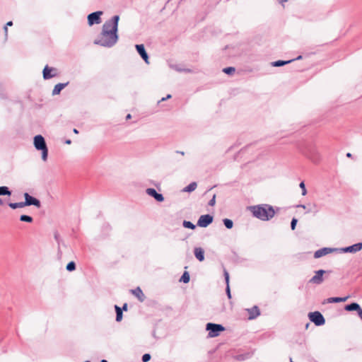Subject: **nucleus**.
<instances>
[{"label": "nucleus", "instance_id": "nucleus-1", "mask_svg": "<svg viewBox=\"0 0 362 362\" xmlns=\"http://www.w3.org/2000/svg\"><path fill=\"white\" fill-rule=\"evenodd\" d=\"M119 16H114L111 19L106 21L103 26L100 34L94 40L95 45L110 48L115 46L119 39L118 35V22Z\"/></svg>", "mask_w": 362, "mask_h": 362}, {"label": "nucleus", "instance_id": "nucleus-2", "mask_svg": "<svg viewBox=\"0 0 362 362\" xmlns=\"http://www.w3.org/2000/svg\"><path fill=\"white\" fill-rule=\"evenodd\" d=\"M252 215L264 221L272 219L275 215L274 208L269 204H259L249 207Z\"/></svg>", "mask_w": 362, "mask_h": 362}, {"label": "nucleus", "instance_id": "nucleus-3", "mask_svg": "<svg viewBox=\"0 0 362 362\" xmlns=\"http://www.w3.org/2000/svg\"><path fill=\"white\" fill-rule=\"evenodd\" d=\"M33 144L35 148L42 151V159L43 161L47 160L48 148L44 137L42 135H37L33 139Z\"/></svg>", "mask_w": 362, "mask_h": 362}, {"label": "nucleus", "instance_id": "nucleus-4", "mask_svg": "<svg viewBox=\"0 0 362 362\" xmlns=\"http://www.w3.org/2000/svg\"><path fill=\"white\" fill-rule=\"evenodd\" d=\"M206 329L209 331V337H218L221 332L225 330V327L218 324L207 323Z\"/></svg>", "mask_w": 362, "mask_h": 362}, {"label": "nucleus", "instance_id": "nucleus-5", "mask_svg": "<svg viewBox=\"0 0 362 362\" xmlns=\"http://www.w3.org/2000/svg\"><path fill=\"white\" fill-rule=\"evenodd\" d=\"M103 11H95L90 13L88 16V23L90 26L94 24H99L101 23V16L103 15Z\"/></svg>", "mask_w": 362, "mask_h": 362}, {"label": "nucleus", "instance_id": "nucleus-6", "mask_svg": "<svg viewBox=\"0 0 362 362\" xmlns=\"http://www.w3.org/2000/svg\"><path fill=\"white\" fill-rule=\"evenodd\" d=\"M310 320L314 322L317 326H320L325 324V320L322 315L319 312L310 313L309 314Z\"/></svg>", "mask_w": 362, "mask_h": 362}, {"label": "nucleus", "instance_id": "nucleus-7", "mask_svg": "<svg viewBox=\"0 0 362 362\" xmlns=\"http://www.w3.org/2000/svg\"><path fill=\"white\" fill-rule=\"evenodd\" d=\"M25 204L27 206H35L37 208H40L41 204L40 200L30 196L28 193H24Z\"/></svg>", "mask_w": 362, "mask_h": 362}, {"label": "nucleus", "instance_id": "nucleus-8", "mask_svg": "<svg viewBox=\"0 0 362 362\" xmlns=\"http://www.w3.org/2000/svg\"><path fill=\"white\" fill-rule=\"evenodd\" d=\"M42 74L44 79L47 80L57 76V70L55 68L49 67L46 65L43 69Z\"/></svg>", "mask_w": 362, "mask_h": 362}, {"label": "nucleus", "instance_id": "nucleus-9", "mask_svg": "<svg viewBox=\"0 0 362 362\" xmlns=\"http://www.w3.org/2000/svg\"><path fill=\"white\" fill-rule=\"evenodd\" d=\"M362 250V243H358L353 245L340 248L341 252L355 253Z\"/></svg>", "mask_w": 362, "mask_h": 362}, {"label": "nucleus", "instance_id": "nucleus-10", "mask_svg": "<svg viewBox=\"0 0 362 362\" xmlns=\"http://www.w3.org/2000/svg\"><path fill=\"white\" fill-rule=\"evenodd\" d=\"M326 271L320 269L315 272V274L310 279V282L315 284H320L323 282V274Z\"/></svg>", "mask_w": 362, "mask_h": 362}, {"label": "nucleus", "instance_id": "nucleus-11", "mask_svg": "<svg viewBox=\"0 0 362 362\" xmlns=\"http://www.w3.org/2000/svg\"><path fill=\"white\" fill-rule=\"evenodd\" d=\"M337 250L338 249L337 248L324 247L317 250L314 254V257L315 258H320L322 256H325L327 254H329Z\"/></svg>", "mask_w": 362, "mask_h": 362}, {"label": "nucleus", "instance_id": "nucleus-12", "mask_svg": "<svg viewBox=\"0 0 362 362\" xmlns=\"http://www.w3.org/2000/svg\"><path fill=\"white\" fill-rule=\"evenodd\" d=\"M148 195L153 197L156 201L161 202L164 200V197L162 194L158 193L153 188H148L146 190Z\"/></svg>", "mask_w": 362, "mask_h": 362}, {"label": "nucleus", "instance_id": "nucleus-13", "mask_svg": "<svg viewBox=\"0 0 362 362\" xmlns=\"http://www.w3.org/2000/svg\"><path fill=\"white\" fill-rule=\"evenodd\" d=\"M135 47H136V49L138 53L140 54V56L144 60V62L146 64H149L148 56L145 50V47H144V45H142V44L136 45Z\"/></svg>", "mask_w": 362, "mask_h": 362}, {"label": "nucleus", "instance_id": "nucleus-14", "mask_svg": "<svg viewBox=\"0 0 362 362\" xmlns=\"http://www.w3.org/2000/svg\"><path fill=\"white\" fill-rule=\"evenodd\" d=\"M131 291L132 294L135 296L140 302L144 301L146 298L145 295L144 294L143 291L139 287H137L135 289L132 290Z\"/></svg>", "mask_w": 362, "mask_h": 362}, {"label": "nucleus", "instance_id": "nucleus-15", "mask_svg": "<svg viewBox=\"0 0 362 362\" xmlns=\"http://www.w3.org/2000/svg\"><path fill=\"white\" fill-rule=\"evenodd\" d=\"M349 297L340 298V297H332L327 298L324 300L323 304L325 303H341L345 302Z\"/></svg>", "mask_w": 362, "mask_h": 362}, {"label": "nucleus", "instance_id": "nucleus-16", "mask_svg": "<svg viewBox=\"0 0 362 362\" xmlns=\"http://www.w3.org/2000/svg\"><path fill=\"white\" fill-rule=\"evenodd\" d=\"M250 314L249 320H253L260 315L259 310L257 306H254L250 309L247 310Z\"/></svg>", "mask_w": 362, "mask_h": 362}, {"label": "nucleus", "instance_id": "nucleus-17", "mask_svg": "<svg viewBox=\"0 0 362 362\" xmlns=\"http://www.w3.org/2000/svg\"><path fill=\"white\" fill-rule=\"evenodd\" d=\"M69 83H57V85H55V86L54 87V89L52 90V95H58L60 93V92L62 91V90L63 88H64L67 85H68Z\"/></svg>", "mask_w": 362, "mask_h": 362}, {"label": "nucleus", "instance_id": "nucleus-18", "mask_svg": "<svg viewBox=\"0 0 362 362\" xmlns=\"http://www.w3.org/2000/svg\"><path fill=\"white\" fill-rule=\"evenodd\" d=\"M194 255L199 261L204 260V251L201 247H196L194 249Z\"/></svg>", "mask_w": 362, "mask_h": 362}, {"label": "nucleus", "instance_id": "nucleus-19", "mask_svg": "<svg viewBox=\"0 0 362 362\" xmlns=\"http://www.w3.org/2000/svg\"><path fill=\"white\" fill-rule=\"evenodd\" d=\"M360 309V305L356 303H353L345 306V310L347 311L356 310L358 312Z\"/></svg>", "mask_w": 362, "mask_h": 362}, {"label": "nucleus", "instance_id": "nucleus-20", "mask_svg": "<svg viewBox=\"0 0 362 362\" xmlns=\"http://www.w3.org/2000/svg\"><path fill=\"white\" fill-rule=\"evenodd\" d=\"M115 311H116V321L120 322L122 320V310L118 305H115Z\"/></svg>", "mask_w": 362, "mask_h": 362}, {"label": "nucleus", "instance_id": "nucleus-21", "mask_svg": "<svg viewBox=\"0 0 362 362\" xmlns=\"http://www.w3.org/2000/svg\"><path fill=\"white\" fill-rule=\"evenodd\" d=\"M8 206L13 209H16L18 208H23V207L26 206V205L25 204V202H16V203H9Z\"/></svg>", "mask_w": 362, "mask_h": 362}, {"label": "nucleus", "instance_id": "nucleus-22", "mask_svg": "<svg viewBox=\"0 0 362 362\" xmlns=\"http://www.w3.org/2000/svg\"><path fill=\"white\" fill-rule=\"evenodd\" d=\"M293 61V59H291V60H288V61L279 60V61L274 62L272 63V66H281L287 64Z\"/></svg>", "mask_w": 362, "mask_h": 362}, {"label": "nucleus", "instance_id": "nucleus-23", "mask_svg": "<svg viewBox=\"0 0 362 362\" xmlns=\"http://www.w3.org/2000/svg\"><path fill=\"white\" fill-rule=\"evenodd\" d=\"M189 279H190V276H189V273L187 272H185L183 273L182 276H181L180 281L187 284L189 281Z\"/></svg>", "mask_w": 362, "mask_h": 362}, {"label": "nucleus", "instance_id": "nucleus-24", "mask_svg": "<svg viewBox=\"0 0 362 362\" xmlns=\"http://www.w3.org/2000/svg\"><path fill=\"white\" fill-rule=\"evenodd\" d=\"M11 194V192L7 187H5V186L0 187V195L10 196Z\"/></svg>", "mask_w": 362, "mask_h": 362}, {"label": "nucleus", "instance_id": "nucleus-25", "mask_svg": "<svg viewBox=\"0 0 362 362\" xmlns=\"http://www.w3.org/2000/svg\"><path fill=\"white\" fill-rule=\"evenodd\" d=\"M197 187V183L196 182H192L189 185H187L186 187H185L184 191L185 192H192L194 191Z\"/></svg>", "mask_w": 362, "mask_h": 362}, {"label": "nucleus", "instance_id": "nucleus-26", "mask_svg": "<svg viewBox=\"0 0 362 362\" xmlns=\"http://www.w3.org/2000/svg\"><path fill=\"white\" fill-rule=\"evenodd\" d=\"M20 221H23V222H28V223H31L33 222V219L31 216H28V215H21L20 216Z\"/></svg>", "mask_w": 362, "mask_h": 362}, {"label": "nucleus", "instance_id": "nucleus-27", "mask_svg": "<svg viewBox=\"0 0 362 362\" xmlns=\"http://www.w3.org/2000/svg\"><path fill=\"white\" fill-rule=\"evenodd\" d=\"M183 226L187 228L194 229L195 225L188 221H184L182 223Z\"/></svg>", "mask_w": 362, "mask_h": 362}, {"label": "nucleus", "instance_id": "nucleus-28", "mask_svg": "<svg viewBox=\"0 0 362 362\" xmlns=\"http://www.w3.org/2000/svg\"><path fill=\"white\" fill-rule=\"evenodd\" d=\"M223 223L225 225V226L228 228V229H230L233 228V223L231 220L230 219H228V218H225L223 219Z\"/></svg>", "mask_w": 362, "mask_h": 362}, {"label": "nucleus", "instance_id": "nucleus-29", "mask_svg": "<svg viewBox=\"0 0 362 362\" xmlns=\"http://www.w3.org/2000/svg\"><path fill=\"white\" fill-rule=\"evenodd\" d=\"M66 268L68 271L72 272L76 269V264L74 262H70L68 263Z\"/></svg>", "mask_w": 362, "mask_h": 362}, {"label": "nucleus", "instance_id": "nucleus-30", "mask_svg": "<svg viewBox=\"0 0 362 362\" xmlns=\"http://www.w3.org/2000/svg\"><path fill=\"white\" fill-rule=\"evenodd\" d=\"M213 221V216L211 215H205V227Z\"/></svg>", "mask_w": 362, "mask_h": 362}, {"label": "nucleus", "instance_id": "nucleus-31", "mask_svg": "<svg viewBox=\"0 0 362 362\" xmlns=\"http://www.w3.org/2000/svg\"><path fill=\"white\" fill-rule=\"evenodd\" d=\"M300 188L302 189V195L305 196L307 194V189L304 182H301L299 185Z\"/></svg>", "mask_w": 362, "mask_h": 362}, {"label": "nucleus", "instance_id": "nucleus-32", "mask_svg": "<svg viewBox=\"0 0 362 362\" xmlns=\"http://www.w3.org/2000/svg\"><path fill=\"white\" fill-rule=\"evenodd\" d=\"M223 72L227 74H231L235 72V69L233 67H227L223 69Z\"/></svg>", "mask_w": 362, "mask_h": 362}, {"label": "nucleus", "instance_id": "nucleus-33", "mask_svg": "<svg viewBox=\"0 0 362 362\" xmlns=\"http://www.w3.org/2000/svg\"><path fill=\"white\" fill-rule=\"evenodd\" d=\"M211 197V199L209 200L208 204L209 206H214L215 203H216V194H210Z\"/></svg>", "mask_w": 362, "mask_h": 362}, {"label": "nucleus", "instance_id": "nucleus-34", "mask_svg": "<svg viewBox=\"0 0 362 362\" xmlns=\"http://www.w3.org/2000/svg\"><path fill=\"white\" fill-rule=\"evenodd\" d=\"M151 355L149 354H145L142 356V361L143 362H148L151 359Z\"/></svg>", "mask_w": 362, "mask_h": 362}, {"label": "nucleus", "instance_id": "nucleus-35", "mask_svg": "<svg viewBox=\"0 0 362 362\" xmlns=\"http://www.w3.org/2000/svg\"><path fill=\"white\" fill-rule=\"evenodd\" d=\"M197 226L200 227H204V215L199 216L197 221Z\"/></svg>", "mask_w": 362, "mask_h": 362}, {"label": "nucleus", "instance_id": "nucleus-36", "mask_svg": "<svg viewBox=\"0 0 362 362\" xmlns=\"http://www.w3.org/2000/svg\"><path fill=\"white\" fill-rule=\"evenodd\" d=\"M298 220L295 218H293L291 223V228L292 230H294L296 228V224H297Z\"/></svg>", "mask_w": 362, "mask_h": 362}, {"label": "nucleus", "instance_id": "nucleus-37", "mask_svg": "<svg viewBox=\"0 0 362 362\" xmlns=\"http://www.w3.org/2000/svg\"><path fill=\"white\" fill-rule=\"evenodd\" d=\"M297 207H300V208H302V209H307V211L306 213H310L312 212V209L311 208H308L306 205H304V204H299L297 206Z\"/></svg>", "mask_w": 362, "mask_h": 362}, {"label": "nucleus", "instance_id": "nucleus-38", "mask_svg": "<svg viewBox=\"0 0 362 362\" xmlns=\"http://www.w3.org/2000/svg\"><path fill=\"white\" fill-rule=\"evenodd\" d=\"M224 276L227 286L229 285V274L226 270L224 271Z\"/></svg>", "mask_w": 362, "mask_h": 362}, {"label": "nucleus", "instance_id": "nucleus-39", "mask_svg": "<svg viewBox=\"0 0 362 362\" xmlns=\"http://www.w3.org/2000/svg\"><path fill=\"white\" fill-rule=\"evenodd\" d=\"M226 293H227V296L229 298H231V295H230V287H229V285H228L226 286Z\"/></svg>", "mask_w": 362, "mask_h": 362}, {"label": "nucleus", "instance_id": "nucleus-40", "mask_svg": "<svg viewBox=\"0 0 362 362\" xmlns=\"http://www.w3.org/2000/svg\"><path fill=\"white\" fill-rule=\"evenodd\" d=\"M170 98H171V95L168 94L165 98H161V100H159L158 103H160L162 101H165V100H168V99H169Z\"/></svg>", "mask_w": 362, "mask_h": 362}, {"label": "nucleus", "instance_id": "nucleus-41", "mask_svg": "<svg viewBox=\"0 0 362 362\" xmlns=\"http://www.w3.org/2000/svg\"><path fill=\"white\" fill-rule=\"evenodd\" d=\"M358 316L362 320V309L361 308L358 311Z\"/></svg>", "mask_w": 362, "mask_h": 362}, {"label": "nucleus", "instance_id": "nucleus-42", "mask_svg": "<svg viewBox=\"0 0 362 362\" xmlns=\"http://www.w3.org/2000/svg\"><path fill=\"white\" fill-rule=\"evenodd\" d=\"M122 310H127V303L124 304Z\"/></svg>", "mask_w": 362, "mask_h": 362}, {"label": "nucleus", "instance_id": "nucleus-43", "mask_svg": "<svg viewBox=\"0 0 362 362\" xmlns=\"http://www.w3.org/2000/svg\"><path fill=\"white\" fill-rule=\"evenodd\" d=\"M4 32H5V35H6V36H7V33H8V28H7V26H6V25H5V26H4Z\"/></svg>", "mask_w": 362, "mask_h": 362}, {"label": "nucleus", "instance_id": "nucleus-44", "mask_svg": "<svg viewBox=\"0 0 362 362\" xmlns=\"http://www.w3.org/2000/svg\"><path fill=\"white\" fill-rule=\"evenodd\" d=\"M13 25V23L12 21H8L7 23H6V26H11Z\"/></svg>", "mask_w": 362, "mask_h": 362}, {"label": "nucleus", "instance_id": "nucleus-45", "mask_svg": "<svg viewBox=\"0 0 362 362\" xmlns=\"http://www.w3.org/2000/svg\"><path fill=\"white\" fill-rule=\"evenodd\" d=\"M130 118H131V115H130V114H128V115H127V117H126V119H130Z\"/></svg>", "mask_w": 362, "mask_h": 362}, {"label": "nucleus", "instance_id": "nucleus-46", "mask_svg": "<svg viewBox=\"0 0 362 362\" xmlns=\"http://www.w3.org/2000/svg\"><path fill=\"white\" fill-rule=\"evenodd\" d=\"M346 156L349 157V158H351V153H346Z\"/></svg>", "mask_w": 362, "mask_h": 362}, {"label": "nucleus", "instance_id": "nucleus-47", "mask_svg": "<svg viewBox=\"0 0 362 362\" xmlns=\"http://www.w3.org/2000/svg\"><path fill=\"white\" fill-rule=\"evenodd\" d=\"M73 131H74V132L75 134H78V131L76 129H74V130H73Z\"/></svg>", "mask_w": 362, "mask_h": 362}, {"label": "nucleus", "instance_id": "nucleus-48", "mask_svg": "<svg viewBox=\"0 0 362 362\" xmlns=\"http://www.w3.org/2000/svg\"><path fill=\"white\" fill-rule=\"evenodd\" d=\"M66 144H71V140H66Z\"/></svg>", "mask_w": 362, "mask_h": 362}, {"label": "nucleus", "instance_id": "nucleus-49", "mask_svg": "<svg viewBox=\"0 0 362 362\" xmlns=\"http://www.w3.org/2000/svg\"><path fill=\"white\" fill-rule=\"evenodd\" d=\"M3 203H4V202H3L2 199L0 198V205H2V204H3Z\"/></svg>", "mask_w": 362, "mask_h": 362}, {"label": "nucleus", "instance_id": "nucleus-50", "mask_svg": "<svg viewBox=\"0 0 362 362\" xmlns=\"http://www.w3.org/2000/svg\"><path fill=\"white\" fill-rule=\"evenodd\" d=\"M177 153H181L182 155H184V152H182V151H177Z\"/></svg>", "mask_w": 362, "mask_h": 362}, {"label": "nucleus", "instance_id": "nucleus-51", "mask_svg": "<svg viewBox=\"0 0 362 362\" xmlns=\"http://www.w3.org/2000/svg\"><path fill=\"white\" fill-rule=\"evenodd\" d=\"M301 58H302V57H301V56H299V57H298L296 58V59H301Z\"/></svg>", "mask_w": 362, "mask_h": 362}, {"label": "nucleus", "instance_id": "nucleus-52", "mask_svg": "<svg viewBox=\"0 0 362 362\" xmlns=\"http://www.w3.org/2000/svg\"><path fill=\"white\" fill-rule=\"evenodd\" d=\"M101 362H107V361L106 360H105V359H103V360L101 361Z\"/></svg>", "mask_w": 362, "mask_h": 362}, {"label": "nucleus", "instance_id": "nucleus-53", "mask_svg": "<svg viewBox=\"0 0 362 362\" xmlns=\"http://www.w3.org/2000/svg\"><path fill=\"white\" fill-rule=\"evenodd\" d=\"M85 362H90V361H85Z\"/></svg>", "mask_w": 362, "mask_h": 362}]
</instances>
